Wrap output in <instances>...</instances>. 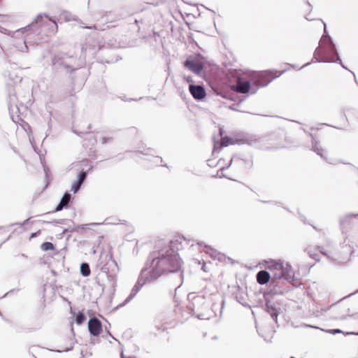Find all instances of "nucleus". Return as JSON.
<instances>
[{"label":"nucleus","instance_id":"nucleus-6","mask_svg":"<svg viewBox=\"0 0 358 358\" xmlns=\"http://www.w3.org/2000/svg\"><path fill=\"white\" fill-rule=\"evenodd\" d=\"M251 73H243L237 77L236 83L231 86V90L240 94L248 93L250 90Z\"/></svg>","mask_w":358,"mask_h":358},{"label":"nucleus","instance_id":"nucleus-25","mask_svg":"<svg viewBox=\"0 0 358 358\" xmlns=\"http://www.w3.org/2000/svg\"><path fill=\"white\" fill-rule=\"evenodd\" d=\"M154 162L155 163H156L157 165H159V166H167L166 164H159L162 162V159L159 157H155L154 158Z\"/></svg>","mask_w":358,"mask_h":358},{"label":"nucleus","instance_id":"nucleus-23","mask_svg":"<svg viewBox=\"0 0 358 358\" xmlns=\"http://www.w3.org/2000/svg\"><path fill=\"white\" fill-rule=\"evenodd\" d=\"M178 289H179V286L176 288L174 292L171 293V295L173 296V301L174 306L176 308H177L178 305V297H177V291ZM174 311L176 312V309H174Z\"/></svg>","mask_w":358,"mask_h":358},{"label":"nucleus","instance_id":"nucleus-32","mask_svg":"<svg viewBox=\"0 0 358 358\" xmlns=\"http://www.w3.org/2000/svg\"><path fill=\"white\" fill-rule=\"evenodd\" d=\"M331 332L332 334H336V333H340V332H341V331H340V330H338V329H335V330H331Z\"/></svg>","mask_w":358,"mask_h":358},{"label":"nucleus","instance_id":"nucleus-18","mask_svg":"<svg viewBox=\"0 0 358 358\" xmlns=\"http://www.w3.org/2000/svg\"><path fill=\"white\" fill-rule=\"evenodd\" d=\"M141 287H142L140 286L139 285L136 284L134 286V287L132 288L131 293L129 294L128 297L125 299L124 303L130 301L136 295V294L140 291Z\"/></svg>","mask_w":358,"mask_h":358},{"label":"nucleus","instance_id":"nucleus-31","mask_svg":"<svg viewBox=\"0 0 358 358\" xmlns=\"http://www.w3.org/2000/svg\"><path fill=\"white\" fill-rule=\"evenodd\" d=\"M29 220V218L25 220L22 223H20L19 224L20 226H24V225H25V224H27L28 223Z\"/></svg>","mask_w":358,"mask_h":358},{"label":"nucleus","instance_id":"nucleus-7","mask_svg":"<svg viewBox=\"0 0 358 358\" xmlns=\"http://www.w3.org/2000/svg\"><path fill=\"white\" fill-rule=\"evenodd\" d=\"M205 59L200 55L190 56L185 62V66L196 74H199L206 65Z\"/></svg>","mask_w":358,"mask_h":358},{"label":"nucleus","instance_id":"nucleus-14","mask_svg":"<svg viewBox=\"0 0 358 358\" xmlns=\"http://www.w3.org/2000/svg\"><path fill=\"white\" fill-rule=\"evenodd\" d=\"M71 199V195L69 192H66L61 199L59 203L57 205L55 211H60L64 208H66Z\"/></svg>","mask_w":358,"mask_h":358},{"label":"nucleus","instance_id":"nucleus-10","mask_svg":"<svg viewBox=\"0 0 358 358\" xmlns=\"http://www.w3.org/2000/svg\"><path fill=\"white\" fill-rule=\"evenodd\" d=\"M87 176V171L82 170L77 177V180L72 183L71 185V191L73 192V193H77L79 189L81 187V185L85 180Z\"/></svg>","mask_w":358,"mask_h":358},{"label":"nucleus","instance_id":"nucleus-33","mask_svg":"<svg viewBox=\"0 0 358 358\" xmlns=\"http://www.w3.org/2000/svg\"><path fill=\"white\" fill-rule=\"evenodd\" d=\"M122 100L124 101H131L132 99H127L125 96H122L121 97Z\"/></svg>","mask_w":358,"mask_h":358},{"label":"nucleus","instance_id":"nucleus-15","mask_svg":"<svg viewBox=\"0 0 358 358\" xmlns=\"http://www.w3.org/2000/svg\"><path fill=\"white\" fill-rule=\"evenodd\" d=\"M8 106V109L10 110H13L14 107L16 108L17 109H18L17 101L15 94H9Z\"/></svg>","mask_w":358,"mask_h":358},{"label":"nucleus","instance_id":"nucleus-37","mask_svg":"<svg viewBox=\"0 0 358 358\" xmlns=\"http://www.w3.org/2000/svg\"><path fill=\"white\" fill-rule=\"evenodd\" d=\"M291 358H294V357H291Z\"/></svg>","mask_w":358,"mask_h":358},{"label":"nucleus","instance_id":"nucleus-1","mask_svg":"<svg viewBox=\"0 0 358 358\" xmlns=\"http://www.w3.org/2000/svg\"><path fill=\"white\" fill-rule=\"evenodd\" d=\"M152 251L147 260L146 266L151 270L148 272L147 268L141 271L136 284L143 287L147 282L157 279L165 273H176L179 271V247L177 240L171 241L167 245Z\"/></svg>","mask_w":358,"mask_h":358},{"label":"nucleus","instance_id":"nucleus-22","mask_svg":"<svg viewBox=\"0 0 358 358\" xmlns=\"http://www.w3.org/2000/svg\"><path fill=\"white\" fill-rule=\"evenodd\" d=\"M85 320V316L83 313L79 312L76 317V322L77 324H81Z\"/></svg>","mask_w":358,"mask_h":358},{"label":"nucleus","instance_id":"nucleus-4","mask_svg":"<svg viewBox=\"0 0 358 358\" xmlns=\"http://www.w3.org/2000/svg\"><path fill=\"white\" fill-rule=\"evenodd\" d=\"M266 268L275 280L284 278L289 280L294 278V271L288 264L271 260L266 262Z\"/></svg>","mask_w":358,"mask_h":358},{"label":"nucleus","instance_id":"nucleus-30","mask_svg":"<svg viewBox=\"0 0 358 358\" xmlns=\"http://www.w3.org/2000/svg\"><path fill=\"white\" fill-rule=\"evenodd\" d=\"M7 17L6 15H0V22H4L6 21V18Z\"/></svg>","mask_w":358,"mask_h":358},{"label":"nucleus","instance_id":"nucleus-9","mask_svg":"<svg viewBox=\"0 0 358 358\" xmlns=\"http://www.w3.org/2000/svg\"><path fill=\"white\" fill-rule=\"evenodd\" d=\"M88 329L92 336H99L102 330L101 321L96 317L90 318L88 321Z\"/></svg>","mask_w":358,"mask_h":358},{"label":"nucleus","instance_id":"nucleus-20","mask_svg":"<svg viewBox=\"0 0 358 358\" xmlns=\"http://www.w3.org/2000/svg\"><path fill=\"white\" fill-rule=\"evenodd\" d=\"M232 159H233V157H229L226 163H222V159H220L218 162V164L220 166V171H223L226 169H228L231 164Z\"/></svg>","mask_w":358,"mask_h":358},{"label":"nucleus","instance_id":"nucleus-34","mask_svg":"<svg viewBox=\"0 0 358 358\" xmlns=\"http://www.w3.org/2000/svg\"><path fill=\"white\" fill-rule=\"evenodd\" d=\"M13 292V289H12V290H10L9 292H7V293L6 294V295H8V294H10V292Z\"/></svg>","mask_w":358,"mask_h":358},{"label":"nucleus","instance_id":"nucleus-8","mask_svg":"<svg viewBox=\"0 0 358 358\" xmlns=\"http://www.w3.org/2000/svg\"><path fill=\"white\" fill-rule=\"evenodd\" d=\"M220 134L221 136H222V130L220 131ZM239 141H240L236 138H232L229 136L222 137L220 141L215 142L213 146V153H219L222 148L237 144L238 143Z\"/></svg>","mask_w":358,"mask_h":358},{"label":"nucleus","instance_id":"nucleus-17","mask_svg":"<svg viewBox=\"0 0 358 358\" xmlns=\"http://www.w3.org/2000/svg\"><path fill=\"white\" fill-rule=\"evenodd\" d=\"M141 287H142L140 286L139 285L136 284L134 286V287L132 288L131 293L129 294L128 297L125 299L124 303L130 301L136 295V294L140 291Z\"/></svg>","mask_w":358,"mask_h":358},{"label":"nucleus","instance_id":"nucleus-21","mask_svg":"<svg viewBox=\"0 0 358 358\" xmlns=\"http://www.w3.org/2000/svg\"><path fill=\"white\" fill-rule=\"evenodd\" d=\"M41 248L43 251H48L55 249L54 245L50 242H45L42 243Z\"/></svg>","mask_w":358,"mask_h":358},{"label":"nucleus","instance_id":"nucleus-5","mask_svg":"<svg viewBox=\"0 0 358 358\" xmlns=\"http://www.w3.org/2000/svg\"><path fill=\"white\" fill-rule=\"evenodd\" d=\"M280 75V71L271 70L252 73L250 81L257 87H264L270 83L273 79L278 78Z\"/></svg>","mask_w":358,"mask_h":358},{"label":"nucleus","instance_id":"nucleus-11","mask_svg":"<svg viewBox=\"0 0 358 358\" xmlns=\"http://www.w3.org/2000/svg\"><path fill=\"white\" fill-rule=\"evenodd\" d=\"M189 89L191 94L196 99L201 100L206 96L205 90L200 85H190Z\"/></svg>","mask_w":358,"mask_h":358},{"label":"nucleus","instance_id":"nucleus-26","mask_svg":"<svg viewBox=\"0 0 358 358\" xmlns=\"http://www.w3.org/2000/svg\"><path fill=\"white\" fill-rule=\"evenodd\" d=\"M315 152H317V153L318 155H320L322 157H324V154L326 153V151L324 150H323L322 148H315Z\"/></svg>","mask_w":358,"mask_h":358},{"label":"nucleus","instance_id":"nucleus-12","mask_svg":"<svg viewBox=\"0 0 358 358\" xmlns=\"http://www.w3.org/2000/svg\"><path fill=\"white\" fill-rule=\"evenodd\" d=\"M73 60H74V59L72 57H67L66 59L65 58H55L54 64L67 69H74L72 64Z\"/></svg>","mask_w":358,"mask_h":358},{"label":"nucleus","instance_id":"nucleus-13","mask_svg":"<svg viewBox=\"0 0 358 358\" xmlns=\"http://www.w3.org/2000/svg\"><path fill=\"white\" fill-rule=\"evenodd\" d=\"M271 278V273L267 271H260L257 274V281L260 285L266 284Z\"/></svg>","mask_w":358,"mask_h":358},{"label":"nucleus","instance_id":"nucleus-24","mask_svg":"<svg viewBox=\"0 0 358 358\" xmlns=\"http://www.w3.org/2000/svg\"><path fill=\"white\" fill-rule=\"evenodd\" d=\"M108 265L109 266H116V267L117 266V263H116L114 260H113V259H111L110 258V261L107 263V264H106V265L103 266L101 268V269H102L103 271H104L105 272H106V271H107V270H108V267H107V266H108Z\"/></svg>","mask_w":358,"mask_h":358},{"label":"nucleus","instance_id":"nucleus-2","mask_svg":"<svg viewBox=\"0 0 358 358\" xmlns=\"http://www.w3.org/2000/svg\"><path fill=\"white\" fill-rule=\"evenodd\" d=\"M46 28L50 29L51 33H55L57 31V24L55 21L46 15L43 17L41 14H39L35 22L25 27L12 32L0 26V32L13 38H21L22 41L16 43L15 46L21 52H27L28 47L27 44L28 43H36V41L33 39V36L40 34Z\"/></svg>","mask_w":358,"mask_h":358},{"label":"nucleus","instance_id":"nucleus-28","mask_svg":"<svg viewBox=\"0 0 358 358\" xmlns=\"http://www.w3.org/2000/svg\"><path fill=\"white\" fill-rule=\"evenodd\" d=\"M73 345L71 344V346L69 348H67L66 349H63L62 350H57V352H69L70 350H71L73 349Z\"/></svg>","mask_w":358,"mask_h":358},{"label":"nucleus","instance_id":"nucleus-3","mask_svg":"<svg viewBox=\"0 0 358 358\" xmlns=\"http://www.w3.org/2000/svg\"><path fill=\"white\" fill-rule=\"evenodd\" d=\"M314 57L317 62H332L337 59L336 48L329 36L322 37L315 51Z\"/></svg>","mask_w":358,"mask_h":358},{"label":"nucleus","instance_id":"nucleus-36","mask_svg":"<svg viewBox=\"0 0 358 358\" xmlns=\"http://www.w3.org/2000/svg\"><path fill=\"white\" fill-rule=\"evenodd\" d=\"M108 277L112 278V279H113V276H112V275H109Z\"/></svg>","mask_w":358,"mask_h":358},{"label":"nucleus","instance_id":"nucleus-27","mask_svg":"<svg viewBox=\"0 0 358 358\" xmlns=\"http://www.w3.org/2000/svg\"><path fill=\"white\" fill-rule=\"evenodd\" d=\"M82 27L84 28V29H98V30H99V29L96 25L82 26Z\"/></svg>","mask_w":358,"mask_h":358},{"label":"nucleus","instance_id":"nucleus-19","mask_svg":"<svg viewBox=\"0 0 358 358\" xmlns=\"http://www.w3.org/2000/svg\"><path fill=\"white\" fill-rule=\"evenodd\" d=\"M80 273L84 277H87L90 275V268L87 263L83 262L80 264Z\"/></svg>","mask_w":358,"mask_h":358},{"label":"nucleus","instance_id":"nucleus-35","mask_svg":"<svg viewBox=\"0 0 358 358\" xmlns=\"http://www.w3.org/2000/svg\"><path fill=\"white\" fill-rule=\"evenodd\" d=\"M72 20H77V19H76V17H72Z\"/></svg>","mask_w":358,"mask_h":358},{"label":"nucleus","instance_id":"nucleus-29","mask_svg":"<svg viewBox=\"0 0 358 358\" xmlns=\"http://www.w3.org/2000/svg\"><path fill=\"white\" fill-rule=\"evenodd\" d=\"M110 140V138L103 137V138H101V143H102V144H105V143H106L107 142H108Z\"/></svg>","mask_w":358,"mask_h":358},{"label":"nucleus","instance_id":"nucleus-16","mask_svg":"<svg viewBox=\"0 0 358 358\" xmlns=\"http://www.w3.org/2000/svg\"><path fill=\"white\" fill-rule=\"evenodd\" d=\"M141 287H142L140 286L139 285L136 284L134 286V287L132 288L131 293L129 294L128 297L125 299L124 303L130 301L136 295V294L140 291Z\"/></svg>","mask_w":358,"mask_h":358}]
</instances>
